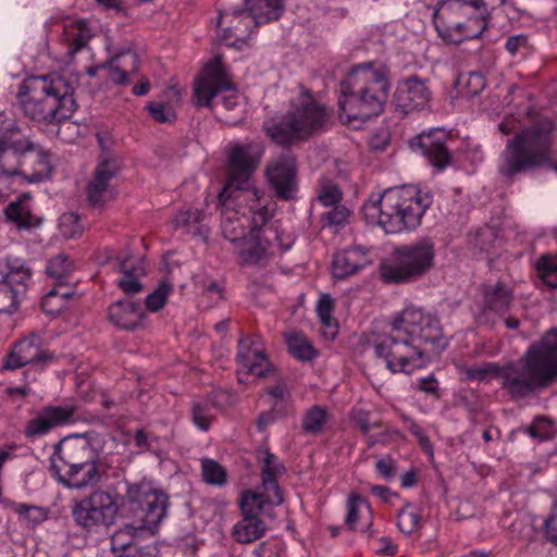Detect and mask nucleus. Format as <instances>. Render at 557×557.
I'll return each mask as SVG.
<instances>
[{"label": "nucleus", "instance_id": "55", "mask_svg": "<svg viewBox=\"0 0 557 557\" xmlns=\"http://www.w3.org/2000/svg\"><path fill=\"white\" fill-rule=\"evenodd\" d=\"M261 350L257 346V342L251 337H243L238 342V351L236 356V361L238 367L240 368L244 363L248 362V360L253 358V352H258Z\"/></svg>", "mask_w": 557, "mask_h": 557}, {"label": "nucleus", "instance_id": "30", "mask_svg": "<svg viewBox=\"0 0 557 557\" xmlns=\"http://www.w3.org/2000/svg\"><path fill=\"white\" fill-rule=\"evenodd\" d=\"M109 320L123 330H135L141 325L146 314L141 306L131 300H120L109 307Z\"/></svg>", "mask_w": 557, "mask_h": 557}, {"label": "nucleus", "instance_id": "13", "mask_svg": "<svg viewBox=\"0 0 557 557\" xmlns=\"http://www.w3.org/2000/svg\"><path fill=\"white\" fill-rule=\"evenodd\" d=\"M220 95L225 110L232 111L239 104V95L226 75L222 57L215 55L196 78L193 101L198 108L211 107L212 100Z\"/></svg>", "mask_w": 557, "mask_h": 557}, {"label": "nucleus", "instance_id": "17", "mask_svg": "<svg viewBox=\"0 0 557 557\" xmlns=\"http://www.w3.org/2000/svg\"><path fill=\"white\" fill-rule=\"evenodd\" d=\"M430 99L431 90L428 86V79L413 74L398 82L393 96V103L396 111L408 114L423 109Z\"/></svg>", "mask_w": 557, "mask_h": 557}, {"label": "nucleus", "instance_id": "31", "mask_svg": "<svg viewBox=\"0 0 557 557\" xmlns=\"http://www.w3.org/2000/svg\"><path fill=\"white\" fill-rule=\"evenodd\" d=\"M92 37L88 23L83 18L66 17L63 21L62 39L66 45V54L73 57L87 46Z\"/></svg>", "mask_w": 557, "mask_h": 557}, {"label": "nucleus", "instance_id": "9", "mask_svg": "<svg viewBox=\"0 0 557 557\" xmlns=\"http://www.w3.org/2000/svg\"><path fill=\"white\" fill-rule=\"evenodd\" d=\"M490 18L484 0H440L433 13L438 37L449 45L480 37L487 29Z\"/></svg>", "mask_w": 557, "mask_h": 557}, {"label": "nucleus", "instance_id": "54", "mask_svg": "<svg viewBox=\"0 0 557 557\" xmlns=\"http://www.w3.org/2000/svg\"><path fill=\"white\" fill-rule=\"evenodd\" d=\"M349 210L342 205H335L321 216L323 226L338 227L347 223Z\"/></svg>", "mask_w": 557, "mask_h": 557}, {"label": "nucleus", "instance_id": "28", "mask_svg": "<svg viewBox=\"0 0 557 557\" xmlns=\"http://www.w3.org/2000/svg\"><path fill=\"white\" fill-rule=\"evenodd\" d=\"M117 271L122 277L117 281V286L126 294H137L143 289L140 277L146 273L145 261L140 257L126 256L119 257Z\"/></svg>", "mask_w": 557, "mask_h": 557}, {"label": "nucleus", "instance_id": "45", "mask_svg": "<svg viewBox=\"0 0 557 557\" xmlns=\"http://www.w3.org/2000/svg\"><path fill=\"white\" fill-rule=\"evenodd\" d=\"M173 292V285L168 280H162L157 287L147 295L146 307L151 312L161 310L168 301V297Z\"/></svg>", "mask_w": 557, "mask_h": 557}, {"label": "nucleus", "instance_id": "18", "mask_svg": "<svg viewBox=\"0 0 557 557\" xmlns=\"http://www.w3.org/2000/svg\"><path fill=\"white\" fill-rule=\"evenodd\" d=\"M267 178L278 198L290 200L297 193L296 162L290 153L272 160L267 166Z\"/></svg>", "mask_w": 557, "mask_h": 557}, {"label": "nucleus", "instance_id": "6", "mask_svg": "<svg viewBox=\"0 0 557 557\" xmlns=\"http://www.w3.org/2000/svg\"><path fill=\"white\" fill-rule=\"evenodd\" d=\"M51 471L58 482L72 490H83L101 480L99 442L90 433L61 440L51 456Z\"/></svg>", "mask_w": 557, "mask_h": 557}, {"label": "nucleus", "instance_id": "57", "mask_svg": "<svg viewBox=\"0 0 557 557\" xmlns=\"http://www.w3.org/2000/svg\"><path fill=\"white\" fill-rule=\"evenodd\" d=\"M400 419L407 425L410 433L418 440L419 444L425 450H432V444L423 429L412 418L405 413L400 414Z\"/></svg>", "mask_w": 557, "mask_h": 557}, {"label": "nucleus", "instance_id": "23", "mask_svg": "<svg viewBox=\"0 0 557 557\" xmlns=\"http://www.w3.org/2000/svg\"><path fill=\"white\" fill-rule=\"evenodd\" d=\"M447 137L443 129H433L418 137L423 156L437 170L445 169L451 162V154L446 146Z\"/></svg>", "mask_w": 557, "mask_h": 557}, {"label": "nucleus", "instance_id": "51", "mask_svg": "<svg viewBox=\"0 0 557 557\" xmlns=\"http://www.w3.org/2000/svg\"><path fill=\"white\" fill-rule=\"evenodd\" d=\"M458 84L465 90L466 96L474 97L484 89L485 78L479 72H470L468 74L460 75Z\"/></svg>", "mask_w": 557, "mask_h": 557}, {"label": "nucleus", "instance_id": "63", "mask_svg": "<svg viewBox=\"0 0 557 557\" xmlns=\"http://www.w3.org/2000/svg\"><path fill=\"white\" fill-rule=\"evenodd\" d=\"M527 42L528 38L524 35H515L506 40L505 48L510 54H516Z\"/></svg>", "mask_w": 557, "mask_h": 557}, {"label": "nucleus", "instance_id": "27", "mask_svg": "<svg viewBox=\"0 0 557 557\" xmlns=\"http://www.w3.org/2000/svg\"><path fill=\"white\" fill-rule=\"evenodd\" d=\"M261 228L250 230L249 236H244L236 243V251L244 264L253 265L265 262L272 255L270 243L260 237Z\"/></svg>", "mask_w": 557, "mask_h": 557}, {"label": "nucleus", "instance_id": "64", "mask_svg": "<svg viewBox=\"0 0 557 557\" xmlns=\"http://www.w3.org/2000/svg\"><path fill=\"white\" fill-rule=\"evenodd\" d=\"M545 532L547 537L557 545V515H552L546 519Z\"/></svg>", "mask_w": 557, "mask_h": 557}, {"label": "nucleus", "instance_id": "62", "mask_svg": "<svg viewBox=\"0 0 557 557\" xmlns=\"http://www.w3.org/2000/svg\"><path fill=\"white\" fill-rule=\"evenodd\" d=\"M267 394L271 397L272 405L277 406L280 403L286 401L289 397V392L284 384H276L267 389Z\"/></svg>", "mask_w": 557, "mask_h": 557}, {"label": "nucleus", "instance_id": "8", "mask_svg": "<svg viewBox=\"0 0 557 557\" xmlns=\"http://www.w3.org/2000/svg\"><path fill=\"white\" fill-rule=\"evenodd\" d=\"M553 124L543 122L523 128L508 139L499 156L498 172L507 178L541 168L552 160Z\"/></svg>", "mask_w": 557, "mask_h": 557}, {"label": "nucleus", "instance_id": "19", "mask_svg": "<svg viewBox=\"0 0 557 557\" xmlns=\"http://www.w3.org/2000/svg\"><path fill=\"white\" fill-rule=\"evenodd\" d=\"M119 170L117 161L112 158L103 159L96 166L86 188L87 199L92 207L100 208L114 198L115 188L112 185V180Z\"/></svg>", "mask_w": 557, "mask_h": 557}, {"label": "nucleus", "instance_id": "34", "mask_svg": "<svg viewBox=\"0 0 557 557\" xmlns=\"http://www.w3.org/2000/svg\"><path fill=\"white\" fill-rule=\"evenodd\" d=\"M315 311L321 324L322 335L333 341L338 333L337 320L333 317L334 300L330 294H322L317 301Z\"/></svg>", "mask_w": 557, "mask_h": 557}, {"label": "nucleus", "instance_id": "20", "mask_svg": "<svg viewBox=\"0 0 557 557\" xmlns=\"http://www.w3.org/2000/svg\"><path fill=\"white\" fill-rule=\"evenodd\" d=\"M75 412L74 406H46L27 421L24 435L29 440L42 437L53 429L71 423Z\"/></svg>", "mask_w": 557, "mask_h": 557}, {"label": "nucleus", "instance_id": "1", "mask_svg": "<svg viewBox=\"0 0 557 557\" xmlns=\"http://www.w3.org/2000/svg\"><path fill=\"white\" fill-rule=\"evenodd\" d=\"M391 333L375 338L374 354L392 373H412L424 368L430 355L441 354L448 339L438 318L421 308L406 307L391 323Z\"/></svg>", "mask_w": 557, "mask_h": 557}, {"label": "nucleus", "instance_id": "49", "mask_svg": "<svg viewBox=\"0 0 557 557\" xmlns=\"http://www.w3.org/2000/svg\"><path fill=\"white\" fill-rule=\"evenodd\" d=\"M253 358L248 360V362L244 363L239 370L238 374L243 371L246 374H253L257 377H264L270 372V362L262 350L258 352H253Z\"/></svg>", "mask_w": 557, "mask_h": 557}, {"label": "nucleus", "instance_id": "24", "mask_svg": "<svg viewBox=\"0 0 557 557\" xmlns=\"http://www.w3.org/2000/svg\"><path fill=\"white\" fill-rule=\"evenodd\" d=\"M371 263L369 251L361 246H351L337 251L332 261L335 278H346Z\"/></svg>", "mask_w": 557, "mask_h": 557}, {"label": "nucleus", "instance_id": "12", "mask_svg": "<svg viewBox=\"0 0 557 557\" xmlns=\"http://www.w3.org/2000/svg\"><path fill=\"white\" fill-rule=\"evenodd\" d=\"M435 245L429 237H422L395 251V262L385 263L380 274L386 283H406L418 280L434 265Z\"/></svg>", "mask_w": 557, "mask_h": 557}, {"label": "nucleus", "instance_id": "35", "mask_svg": "<svg viewBox=\"0 0 557 557\" xmlns=\"http://www.w3.org/2000/svg\"><path fill=\"white\" fill-rule=\"evenodd\" d=\"M245 7L263 24L277 20L283 12V0H244Z\"/></svg>", "mask_w": 557, "mask_h": 557}, {"label": "nucleus", "instance_id": "32", "mask_svg": "<svg viewBox=\"0 0 557 557\" xmlns=\"http://www.w3.org/2000/svg\"><path fill=\"white\" fill-rule=\"evenodd\" d=\"M30 200V194L24 193L15 200L11 201L4 209L7 220L15 224L18 228L38 226L40 224V219L32 213Z\"/></svg>", "mask_w": 557, "mask_h": 557}, {"label": "nucleus", "instance_id": "40", "mask_svg": "<svg viewBox=\"0 0 557 557\" xmlns=\"http://www.w3.org/2000/svg\"><path fill=\"white\" fill-rule=\"evenodd\" d=\"M330 420L329 411L322 406H312L301 419L304 432L312 435L321 434Z\"/></svg>", "mask_w": 557, "mask_h": 557}, {"label": "nucleus", "instance_id": "50", "mask_svg": "<svg viewBox=\"0 0 557 557\" xmlns=\"http://www.w3.org/2000/svg\"><path fill=\"white\" fill-rule=\"evenodd\" d=\"M318 199L324 207H332L341 201L342 191L335 183L322 178L319 182Z\"/></svg>", "mask_w": 557, "mask_h": 557}, {"label": "nucleus", "instance_id": "5", "mask_svg": "<svg viewBox=\"0 0 557 557\" xmlns=\"http://www.w3.org/2000/svg\"><path fill=\"white\" fill-rule=\"evenodd\" d=\"M16 97L25 116L46 125L62 123L76 111L74 88L58 74L26 77Z\"/></svg>", "mask_w": 557, "mask_h": 557}, {"label": "nucleus", "instance_id": "39", "mask_svg": "<svg viewBox=\"0 0 557 557\" xmlns=\"http://www.w3.org/2000/svg\"><path fill=\"white\" fill-rule=\"evenodd\" d=\"M485 306L488 310L497 313L504 312L509 308L511 294L507 286L500 282L485 287Z\"/></svg>", "mask_w": 557, "mask_h": 557}, {"label": "nucleus", "instance_id": "38", "mask_svg": "<svg viewBox=\"0 0 557 557\" xmlns=\"http://www.w3.org/2000/svg\"><path fill=\"white\" fill-rule=\"evenodd\" d=\"M265 503L271 504L262 494L246 490L238 497V507L243 518L260 519Z\"/></svg>", "mask_w": 557, "mask_h": 557}, {"label": "nucleus", "instance_id": "61", "mask_svg": "<svg viewBox=\"0 0 557 557\" xmlns=\"http://www.w3.org/2000/svg\"><path fill=\"white\" fill-rule=\"evenodd\" d=\"M549 422L544 418H536L527 426L525 432L533 438H546L548 435Z\"/></svg>", "mask_w": 557, "mask_h": 557}, {"label": "nucleus", "instance_id": "33", "mask_svg": "<svg viewBox=\"0 0 557 557\" xmlns=\"http://www.w3.org/2000/svg\"><path fill=\"white\" fill-rule=\"evenodd\" d=\"M104 69L112 83L125 85L128 83L127 76L137 70V57L131 51L122 52L111 58Z\"/></svg>", "mask_w": 557, "mask_h": 557}, {"label": "nucleus", "instance_id": "42", "mask_svg": "<svg viewBox=\"0 0 557 557\" xmlns=\"http://www.w3.org/2000/svg\"><path fill=\"white\" fill-rule=\"evenodd\" d=\"M74 271L73 261L67 256L59 253L48 260L46 274L55 281V284H65V281Z\"/></svg>", "mask_w": 557, "mask_h": 557}, {"label": "nucleus", "instance_id": "22", "mask_svg": "<svg viewBox=\"0 0 557 557\" xmlns=\"http://www.w3.org/2000/svg\"><path fill=\"white\" fill-rule=\"evenodd\" d=\"M21 174L29 183H39L50 177L52 172L51 154L29 136L26 138Z\"/></svg>", "mask_w": 557, "mask_h": 557}, {"label": "nucleus", "instance_id": "58", "mask_svg": "<svg viewBox=\"0 0 557 557\" xmlns=\"http://www.w3.org/2000/svg\"><path fill=\"white\" fill-rule=\"evenodd\" d=\"M397 462L391 456L380 457L375 461V471L384 480L389 481L396 475Z\"/></svg>", "mask_w": 557, "mask_h": 557}, {"label": "nucleus", "instance_id": "52", "mask_svg": "<svg viewBox=\"0 0 557 557\" xmlns=\"http://www.w3.org/2000/svg\"><path fill=\"white\" fill-rule=\"evenodd\" d=\"M150 116L158 123H173L176 120L174 108L162 101H153L147 104Z\"/></svg>", "mask_w": 557, "mask_h": 557}, {"label": "nucleus", "instance_id": "21", "mask_svg": "<svg viewBox=\"0 0 557 557\" xmlns=\"http://www.w3.org/2000/svg\"><path fill=\"white\" fill-rule=\"evenodd\" d=\"M41 338L37 334H30L18 341L4 363L5 369H17L26 364H47L55 359L53 352L41 350Z\"/></svg>", "mask_w": 557, "mask_h": 557}, {"label": "nucleus", "instance_id": "25", "mask_svg": "<svg viewBox=\"0 0 557 557\" xmlns=\"http://www.w3.org/2000/svg\"><path fill=\"white\" fill-rule=\"evenodd\" d=\"M26 135L0 138V174L20 176L25 151Z\"/></svg>", "mask_w": 557, "mask_h": 557}, {"label": "nucleus", "instance_id": "60", "mask_svg": "<svg viewBox=\"0 0 557 557\" xmlns=\"http://www.w3.org/2000/svg\"><path fill=\"white\" fill-rule=\"evenodd\" d=\"M21 133L20 126L17 122L9 116L5 112L0 111V135L1 138H5L8 136H18Z\"/></svg>", "mask_w": 557, "mask_h": 557}, {"label": "nucleus", "instance_id": "59", "mask_svg": "<svg viewBox=\"0 0 557 557\" xmlns=\"http://www.w3.org/2000/svg\"><path fill=\"white\" fill-rule=\"evenodd\" d=\"M352 421L364 435H369L372 429H377L382 425L380 421L371 422L370 412L362 409L354 410Z\"/></svg>", "mask_w": 557, "mask_h": 557}, {"label": "nucleus", "instance_id": "15", "mask_svg": "<svg viewBox=\"0 0 557 557\" xmlns=\"http://www.w3.org/2000/svg\"><path fill=\"white\" fill-rule=\"evenodd\" d=\"M30 275V270L22 260L11 257L0 260V313L17 310Z\"/></svg>", "mask_w": 557, "mask_h": 557}, {"label": "nucleus", "instance_id": "7", "mask_svg": "<svg viewBox=\"0 0 557 557\" xmlns=\"http://www.w3.org/2000/svg\"><path fill=\"white\" fill-rule=\"evenodd\" d=\"M432 200L429 193L416 186L392 187L376 197L371 196L363 205V212L369 220L377 219L385 233L398 234L416 230Z\"/></svg>", "mask_w": 557, "mask_h": 557}, {"label": "nucleus", "instance_id": "46", "mask_svg": "<svg viewBox=\"0 0 557 557\" xmlns=\"http://www.w3.org/2000/svg\"><path fill=\"white\" fill-rule=\"evenodd\" d=\"M201 472L203 481L207 484L215 486H224L227 482L226 470L212 459L201 460Z\"/></svg>", "mask_w": 557, "mask_h": 557}, {"label": "nucleus", "instance_id": "29", "mask_svg": "<svg viewBox=\"0 0 557 557\" xmlns=\"http://www.w3.org/2000/svg\"><path fill=\"white\" fill-rule=\"evenodd\" d=\"M346 507L347 513L345 517V525L349 530H359L372 535V510L368 500L364 497L352 493L348 496Z\"/></svg>", "mask_w": 557, "mask_h": 557}, {"label": "nucleus", "instance_id": "3", "mask_svg": "<svg viewBox=\"0 0 557 557\" xmlns=\"http://www.w3.org/2000/svg\"><path fill=\"white\" fill-rule=\"evenodd\" d=\"M467 374L469 379L479 381L488 375L500 379L502 388L515 400L545 388L557 377V330L548 331L539 342L530 345L516 362L505 367L484 362L470 367Z\"/></svg>", "mask_w": 557, "mask_h": 557}, {"label": "nucleus", "instance_id": "43", "mask_svg": "<svg viewBox=\"0 0 557 557\" xmlns=\"http://www.w3.org/2000/svg\"><path fill=\"white\" fill-rule=\"evenodd\" d=\"M540 280L549 288H557V255H544L535 263Z\"/></svg>", "mask_w": 557, "mask_h": 557}, {"label": "nucleus", "instance_id": "10", "mask_svg": "<svg viewBox=\"0 0 557 557\" xmlns=\"http://www.w3.org/2000/svg\"><path fill=\"white\" fill-rule=\"evenodd\" d=\"M326 121V109L311 92L301 90L290 100L289 110L280 122H265L263 129L276 144L287 146L306 139Z\"/></svg>", "mask_w": 557, "mask_h": 557}, {"label": "nucleus", "instance_id": "26", "mask_svg": "<svg viewBox=\"0 0 557 557\" xmlns=\"http://www.w3.org/2000/svg\"><path fill=\"white\" fill-rule=\"evenodd\" d=\"M261 455L259 461L262 463V487L268 494V500L271 505H280L283 503V497L277 483V476L285 471V468L280 462L278 458L269 450H263Z\"/></svg>", "mask_w": 557, "mask_h": 557}, {"label": "nucleus", "instance_id": "37", "mask_svg": "<svg viewBox=\"0 0 557 557\" xmlns=\"http://www.w3.org/2000/svg\"><path fill=\"white\" fill-rule=\"evenodd\" d=\"M265 524L261 519L243 518L233 527V537L236 542L248 544L263 536Z\"/></svg>", "mask_w": 557, "mask_h": 557}, {"label": "nucleus", "instance_id": "16", "mask_svg": "<svg viewBox=\"0 0 557 557\" xmlns=\"http://www.w3.org/2000/svg\"><path fill=\"white\" fill-rule=\"evenodd\" d=\"M261 23L245 9H231L220 12L218 28L220 38L227 46L240 48Z\"/></svg>", "mask_w": 557, "mask_h": 557}, {"label": "nucleus", "instance_id": "44", "mask_svg": "<svg viewBox=\"0 0 557 557\" xmlns=\"http://www.w3.org/2000/svg\"><path fill=\"white\" fill-rule=\"evenodd\" d=\"M203 214L199 209H186L176 213L173 219L176 228H184L186 233H201V221Z\"/></svg>", "mask_w": 557, "mask_h": 557}, {"label": "nucleus", "instance_id": "47", "mask_svg": "<svg viewBox=\"0 0 557 557\" xmlns=\"http://www.w3.org/2000/svg\"><path fill=\"white\" fill-rule=\"evenodd\" d=\"M213 419V406L209 401H195L193 404L191 421L200 431H208Z\"/></svg>", "mask_w": 557, "mask_h": 557}, {"label": "nucleus", "instance_id": "36", "mask_svg": "<svg viewBox=\"0 0 557 557\" xmlns=\"http://www.w3.org/2000/svg\"><path fill=\"white\" fill-rule=\"evenodd\" d=\"M72 287L65 284H55L41 299L42 310L50 315H57L66 308L67 299L73 296Z\"/></svg>", "mask_w": 557, "mask_h": 557}, {"label": "nucleus", "instance_id": "4", "mask_svg": "<svg viewBox=\"0 0 557 557\" xmlns=\"http://www.w3.org/2000/svg\"><path fill=\"white\" fill-rule=\"evenodd\" d=\"M391 89L389 70L380 62H366L351 69L341 83L338 116L343 123L367 121L380 115Z\"/></svg>", "mask_w": 557, "mask_h": 557}, {"label": "nucleus", "instance_id": "11", "mask_svg": "<svg viewBox=\"0 0 557 557\" xmlns=\"http://www.w3.org/2000/svg\"><path fill=\"white\" fill-rule=\"evenodd\" d=\"M168 496L149 482L129 484L123 497L121 516L134 522L133 529L152 530L166 515Z\"/></svg>", "mask_w": 557, "mask_h": 557}, {"label": "nucleus", "instance_id": "56", "mask_svg": "<svg viewBox=\"0 0 557 557\" xmlns=\"http://www.w3.org/2000/svg\"><path fill=\"white\" fill-rule=\"evenodd\" d=\"M134 525H135V523L131 521V523L126 524L124 529H121L113 534V536L111 539V544H112L113 550H117V549L125 550L132 545V543H133L132 534H133V532L138 530V529H133L132 527H134Z\"/></svg>", "mask_w": 557, "mask_h": 557}, {"label": "nucleus", "instance_id": "2", "mask_svg": "<svg viewBox=\"0 0 557 557\" xmlns=\"http://www.w3.org/2000/svg\"><path fill=\"white\" fill-rule=\"evenodd\" d=\"M259 159L251 144L230 146L227 182L219 194V201L222 206V234L235 244L246 235L247 227L256 231L272 218L267 201L250 183Z\"/></svg>", "mask_w": 557, "mask_h": 557}, {"label": "nucleus", "instance_id": "41", "mask_svg": "<svg viewBox=\"0 0 557 557\" xmlns=\"http://www.w3.org/2000/svg\"><path fill=\"white\" fill-rule=\"evenodd\" d=\"M285 339L288 351L296 359L301 361H311L317 357V350L302 334L290 332L285 335Z\"/></svg>", "mask_w": 557, "mask_h": 557}, {"label": "nucleus", "instance_id": "14", "mask_svg": "<svg viewBox=\"0 0 557 557\" xmlns=\"http://www.w3.org/2000/svg\"><path fill=\"white\" fill-rule=\"evenodd\" d=\"M117 511L114 496L102 490L94 491L71 506L74 522L87 532H98L112 525Z\"/></svg>", "mask_w": 557, "mask_h": 557}, {"label": "nucleus", "instance_id": "53", "mask_svg": "<svg viewBox=\"0 0 557 557\" xmlns=\"http://www.w3.org/2000/svg\"><path fill=\"white\" fill-rule=\"evenodd\" d=\"M59 226L63 236L74 238L83 232L81 218L74 212H66L60 216Z\"/></svg>", "mask_w": 557, "mask_h": 557}, {"label": "nucleus", "instance_id": "48", "mask_svg": "<svg viewBox=\"0 0 557 557\" xmlns=\"http://www.w3.org/2000/svg\"><path fill=\"white\" fill-rule=\"evenodd\" d=\"M421 516L412 505H406L397 515V527L404 534H411L420 525Z\"/></svg>", "mask_w": 557, "mask_h": 557}]
</instances>
